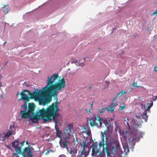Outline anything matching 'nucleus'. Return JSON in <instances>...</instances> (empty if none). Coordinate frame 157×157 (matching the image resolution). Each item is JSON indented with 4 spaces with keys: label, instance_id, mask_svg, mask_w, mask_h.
<instances>
[{
    "label": "nucleus",
    "instance_id": "nucleus-30",
    "mask_svg": "<svg viewBox=\"0 0 157 157\" xmlns=\"http://www.w3.org/2000/svg\"><path fill=\"white\" fill-rule=\"evenodd\" d=\"M59 157H66V156L64 155H61L59 156Z\"/></svg>",
    "mask_w": 157,
    "mask_h": 157
},
{
    "label": "nucleus",
    "instance_id": "nucleus-39",
    "mask_svg": "<svg viewBox=\"0 0 157 157\" xmlns=\"http://www.w3.org/2000/svg\"><path fill=\"white\" fill-rule=\"evenodd\" d=\"M90 109H89V112H90V113H91V112H90Z\"/></svg>",
    "mask_w": 157,
    "mask_h": 157
},
{
    "label": "nucleus",
    "instance_id": "nucleus-41",
    "mask_svg": "<svg viewBox=\"0 0 157 157\" xmlns=\"http://www.w3.org/2000/svg\"><path fill=\"white\" fill-rule=\"evenodd\" d=\"M11 127H12V126H11V125H10V129H11Z\"/></svg>",
    "mask_w": 157,
    "mask_h": 157
},
{
    "label": "nucleus",
    "instance_id": "nucleus-38",
    "mask_svg": "<svg viewBox=\"0 0 157 157\" xmlns=\"http://www.w3.org/2000/svg\"><path fill=\"white\" fill-rule=\"evenodd\" d=\"M124 93V92H122L121 95H123V94Z\"/></svg>",
    "mask_w": 157,
    "mask_h": 157
},
{
    "label": "nucleus",
    "instance_id": "nucleus-22",
    "mask_svg": "<svg viewBox=\"0 0 157 157\" xmlns=\"http://www.w3.org/2000/svg\"><path fill=\"white\" fill-rule=\"evenodd\" d=\"M141 125H140L139 124L135 123L133 124V126L134 129H137L138 128H140Z\"/></svg>",
    "mask_w": 157,
    "mask_h": 157
},
{
    "label": "nucleus",
    "instance_id": "nucleus-14",
    "mask_svg": "<svg viewBox=\"0 0 157 157\" xmlns=\"http://www.w3.org/2000/svg\"><path fill=\"white\" fill-rule=\"evenodd\" d=\"M68 152L72 155H74L77 153V150L76 148H70L67 149Z\"/></svg>",
    "mask_w": 157,
    "mask_h": 157
},
{
    "label": "nucleus",
    "instance_id": "nucleus-11",
    "mask_svg": "<svg viewBox=\"0 0 157 157\" xmlns=\"http://www.w3.org/2000/svg\"><path fill=\"white\" fill-rule=\"evenodd\" d=\"M106 109L108 112H112L113 111L114 108H113V104L109 106H107L106 107L103 108L99 111V112L101 113H103L104 111Z\"/></svg>",
    "mask_w": 157,
    "mask_h": 157
},
{
    "label": "nucleus",
    "instance_id": "nucleus-31",
    "mask_svg": "<svg viewBox=\"0 0 157 157\" xmlns=\"http://www.w3.org/2000/svg\"><path fill=\"white\" fill-rule=\"evenodd\" d=\"M154 68V71H157V67H155Z\"/></svg>",
    "mask_w": 157,
    "mask_h": 157
},
{
    "label": "nucleus",
    "instance_id": "nucleus-28",
    "mask_svg": "<svg viewBox=\"0 0 157 157\" xmlns=\"http://www.w3.org/2000/svg\"><path fill=\"white\" fill-rule=\"evenodd\" d=\"M113 104V108L114 106H117L118 105V103L117 102H116L115 103H112L111 105Z\"/></svg>",
    "mask_w": 157,
    "mask_h": 157
},
{
    "label": "nucleus",
    "instance_id": "nucleus-1",
    "mask_svg": "<svg viewBox=\"0 0 157 157\" xmlns=\"http://www.w3.org/2000/svg\"><path fill=\"white\" fill-rule=\"evenodd\" d=\"M58 77L57 74L48 77L47 85L42 90L36 89L33 93H31L29 90H24L20 93L21 97L19 100L22 99L24 102H28L30 99H33L43 105L48 104L52 100L51 98H47L50 95L56 97L58 94L57 91L61 90L66 86L65 81L64 78L55 82V80Z\"/></svg>",
    "mask_w": 157,
    "mask_h": 157
},
{
    "label": "nucleus",
    "instance_id": "nucleus-18",
    "mask_svg": "<svg viewBox=\"0 0 157 157\" xmlns=\"http://www.w3.org/2000/svg\"><path fill=\"white\" fill-rule=\"evenodd\" d=\"M4 6L3 7V12L6 13H7L9 11V10L8 6L6 5H3Z\"/></svg>",
    "mask_w": 157,
    "mask_h": 157
},
{
    "label": "nucleus",
    "instance_id": "nucleus-24",
    "mask_svg": "<svg viewBox=\"0 0 157 157\" xmlns=\"http://www.w3.org/2000/svg\"><path fill=\"white\" fill-rule=\"evenodd\" d=\"M25 142V141H24L21 142L20 143L19 142V145H18V146L19 147H21L23 146L24 145Z\"/></svg>",
    "mask_w": 157,
    "mask_h": 157
},
{
    "label": "nucleus",
    "instance_id": "nucleus-12",
    "mask_svg": "<svg viewBox=\"0 0 157 157\" xmlns=\"http://www.w3.org/2000/svg\"><path fill=\"white\" fill-rule=\"evenodd\" d=\"M102 121L105 126L107 127V130L109 131L110 128L111 127V124L110 123L109 121L106 118L103 120Z\"/></svg>",
    "mask_w": 157,
    "mask_h": 157
},
{
    "label": "nucleus",
    "instance_id": "nucleus-21",
    "mask_svg": "<svg viewBox=\"0 0 157 157\" xmlns=\"http://www.w3.org/2000/svg\"><path fill=\"white\" fill-rule=\"evenodd\" d=\"M83 129L86 131L87 134L89 135L90 133V131L89 129V128H86V127L83 126Z\"/></svg>",
    "mask_w": 157,
    "mask_h": 157
},
{
    "label": "nucleus",
    "instance_id": "nucleus-34",
    "mask_svg": "<svg viewBox=\"0 0 157 157\" xmlns=\"http://www.w3.org/2000/svg\"><path fill=\"white\" fill-rule=\"evenodd\" d=\"M136 117L137 118H140L141 117V116H136Z\"/></svg>",
    "mask_w": 157,
    "mask_h": 157
},
{
    "label": "nucleus",
    "instance_id": "nucleus-32",
    "mask_svg": "<svg viewBox=\"0 0 157 157\" xmlns=\"http://www.w3.org/2000/svg\"><path fill=\"white\" fill-rule=\"evenodd\" d=\"M127 126L129 128H130V125H129V124L128 123V122H127Z\"/></svg>",
    "mask_w": 157,
    "mask_h": 157
},
{
    "label": "nucleus",
    "instance_id": "nucleus-2",
    "mask_svg": "<svg viewBox=\"0 0 157 157\" xmlns=\"http://www.w3.org/2000/svg\"><path fill=\"white\" fill-rule=\"evenodd\" d=\"M56 99L55 102L46 109L43 108L42 109L37 111L36 113H34L36 107L35 104L33 103H29L27 109L28 112L31 116L30 120L38 121L41 119L45 122H46L53 119L55 123H57L59 120H56V118L59 115L58 113L59 109L58 106V98H56Z\"/></svg>",
    "mask_w": 157,
    "mask_h": 157
},
{
    "label": "nucleus",
    "instance_id": "nucleus-25",
    "mask_svg": "<svg viewBox=\"0 0 157 157\" xmlns=\"http://www.w3.org/2000/svg\"><path fill=\"white\" fill-rule=\"evenodd\" d=\"M17 154V153H13L12 154V156L13 157L15 156L16 157H19Z\"/></svg>",
    "mask_w": 157,
    "mask_h": 157
},
{
    "label": "nucleus",
    "instance_id": "nucleus-33",
    "mask_svg": "<svg viewBox=\"0 0 157 157\" xmlns=\"http://www.w3.org/2000/svg\"><path fill=\"white\" fill-rule=\"evenodd\" d=\"M117 98V96H116V97H114L113 99V101H114V100H115Z\"/></svg>",
    "mask_w": 157,
    "mask_h": 157
},
{
    "label": "nucleus",
    "instance_id": "nucleus-10",
    "mask_svg": "<svg viewBox=\"0 0 157 157\" xmlns=\"http://www.w3.org/2000/svg\"><path fill=\"white\" fill-rule=\"evenodd\" d=\"M143 134L144 133L141 132H136V135L134 136L132 140L136 141H138L140 138L143 137Z\"/></svg>",
    "mask_w": 157,
    "mask_h": 157
},
{
    "label": "nucleus",
    "instance_id": "nucleus-17",
    "mask_svg": "<svg viewBox=\"0 0 157 157\" xmlns=\"http://www.w3.org/2000/svg\"><path fill=\"white\" fill-rule=\"evenodd\" d=\"M60 145L63 147H67V143L65 140H64L60 142Z\"/></svg>",
    "mask_w": 157,
    "mask_h": 157
},
{
    "label": "nucleus",
    "instance_id": "nucleus-23",
    "mask_svg": "<svg viewBox=\"0 0 157 157\" xmlns=\"http://www.w3.org/2000/svg\"><path fill=\"white\" fill-rule=\"evenodd\" d=\"M137 84L136 82H134L132 84V85L134 87H136L137 88H139L141 87L139 86H137Z\"/></svg>",
    "mask_w": 157,
    "mask_h": 157
},
{
    "label": "nucleus",
    "instance_id": "nucleus-40",
    "mask_svg": "<svg viewBox=\"0 0 157 157\" xmlns=\"http://www.w3.org/2000/svg\"><path fill=\"white\" fill-rule=\"evenodd\" d=\"M91 88H92V87H89V89H91Z\"/></svg>",
    "mask_w": 157,
    "mask_h": 157
},
{
    "label": "nucleus",
    "instance_id": "nucleus-20",
    "mask_svg": "<svg viewBox=\"0 0 157 157\" xmlns=\"http://www.w3.org/2000/svg\"><path fill=\"white\" fill-rule=\"evenodd\" d=\"M27 102H25L22 105L21 107L25 109H27L28 108V106L27 105Z\"/></svg>",
    "mask_w": 157,
    "mask_h": 157
},
{
    "label": "nucleus",
    "instance_id": "nucleus-27",
    "mask_svg": "<svg viewBox=\"0 0 157 157\" xmlns=\"http://www.w3.org/2000/svg\"><path fill=\"white\" fill-rule=\"evenodd\" d=\"M52 151L51 150H48L45 153V154L46 155H48L50 152H52Z\"/></svg>",
    "mask_w": 157,
    "mask_h": 157
},
{
    "label": "nucleus",
    "instance_id": "nucleus-6",
    "mask_svg": "<svg viewBox=\"0 0 157 157\" xmlns=\"http://www.w3.org/2000/svg\"><path fill=\"white\" fill-rule=\"evenodd\" d=\"M91 155L94 157H105V155L103 151H99L98 148V146L96 144H93Z\"/></svg>",
    "mask_w": 157,
    "mask_h": 157
},
{
    "label": "nucleus",
    "instance_id": "nucleus-15",
    "mask_svg": "<svg viewBox=\"0 0 157 157\" xmlns=\"http://www.w3.org/2000/svg\"><path fill=\"white\" fill-rule=\"evenodd\" d=\"M115 145L112 148L113 151H115L119 148V144L118 141H116L114 142Z\"/></svg>",
    "mask_w": 157,
    "mask_h": 157
},
{
    "label": "nucleus",
    "instance_id": "nucleus-36",
    "mask_svg": "<svg viewBox=\"0 0 157 157\" xmlns=\"http://www.w3.org/2000/svg\"><path fill=\"white\" fill-rule=\"evenodd\" d=\"M20 94L19 92H17V96L18 95H20Z\"/></svg>",
    "mask_w": 157,
    "mask_h": 157
},
{
    "label": "nucleus",
    "instance_id": "nucleus-3",
    "mask_svg": "<svg viewBox=\"0 0 157 157\" xmlns=\"http://www.w3.org/2000/svg\"><path fill=\"white\" fill-rule=\"evenodd\" d=\"M12 147L15 149V151L18 154H21L23 157H32L33 155L31 149L29 147L24 148L23 151H21L20 147L18 146L19 141L18 139L12 142L11 143Z\"/></svg>",
    "mask_w": 157,
    "mask_h": 157
},
{
    "label": "nucleus",
    "instance_id": "nucleus-8",
    "mask_svg": "<svg viewBox=\"0 0 157 157\" xmlns=\"http://www.w3.org/2000/svg\"><path fill=\"white\" fill-rule=\"evenodd\" d=\"M153 102L152 101H151L149 102H148L147 103V105H148L146 109V110L143 113V114L141 115V118L144 119L145 122H147V120L148 117L147 115V110H149L153 106Z\"/></svg>",
    "mask_w": 157,
    "mask_h": 157
},
{
    "label": "nucleus",
    "instance_id": "nucleus-13",
    "mask_svg": "<svg viewBox=\"0 0 157 157\" xmlns=\"http://www.w3.org/2000/svg\"><path fill=\"white\" fill-rule=\"evenodd\" d=\"M71 63H75L77 66H83L84 65V63L83 62L81 63L80 61L78 62V61L76 59L71 60Z\"/></svg>",
    "mask_w": 157,
    "mask_h": 157
},
{
    "label": "nucleus",
    "instance_id": "nucleus-16",
    "mask_svg": "<svg viewBox=\"0 0 157 157\" xmlns=\"http://www.w3.org/2000/svg\"><path fill=\"white\" fill-rule=\"evenodd\" d=\"M55 128L56 132V134L57 136L59 137H60L61 136V133L60 132L59 128L56 127V125L55 126Z\"/></svg>",
    "mask_w": 157,
    "mask_h": 157
},
{
    "label": "nucleus",
    "instance_id": "nucleus-19",
    "mask_svg": "<svg viewBox=\"0 0 157 157\" xmlns=\"http://www.w3.org/2000/svg\"><path fill=\"white\" fill-rule=\"evenodd\" d=\"M12 134V131L6 132V133H3L2 135H4V137H8Z\"/></svg>",
    "mask_w": 157,
    "mask_h": 157
},
{
    "label": "nucleus",
    "instance_id": "nucleus-29",
    "mask_svg": "<svg viewBox=\"0 0 157 157\" xmlns=\"http://www.w3.org/2000/svg\"><path fill=\"white\" fill-rule=\"evenodd\" d=\"M120 107L121 108V109L122 110L125 107V105H124V106H121Z\"/></svg>",
    "mask_w": 157,
    "mask_h": 157
},
{
    "label": "nucleus",
    "instance_id": "nucleus-4",
    "mask_svg": "<svg viewBox=\"0 0 157 157\" xmlns=\"http://www.w3.org/2000/svg\"><path fill=\"white\" fill-rule=\"evenodd\" d=\"M106 131V130H105L104 132H101V134L102 135V141L100 142L99 144V145L100 147H102L103 148V151L105 150L106 153L107 154L108 157H109L111 152V150L109 148V147L106 146L105 147V143H107L105 141L104 137L106 136L105 138L107 139V137L106 136V134L105 132Z\"/></svg>",
    "mask_w": 157,
    "mask_h": 157
},
{
    "label": "nucleus",
    "instance_id": "nucleus-7",
    "mask_svg": "<svg viewBox=\"0 0 157 157\" xmlns=\"http://www.w3.org/2000/svg\"><path fill=\"white\" fill-rule=\"evenodd\" d=\"M74 131L73 125L72 124H69L67 125L66 128L64 130V132L67 136L66 138H69L70 136Z\"/></svg>",
    "mask_w": 157,
    "mask_h": 157
},
{
    "label": "nucleus",
    "instance_id": "nucleus-26",
    "mask_svg": "<svg viewBox=\"0 0 157 157\" xmlns=\"http://www.w3.org/2000/svg\"><path fill=\"white\" fill-rule=\"evenodd\" d=\"M3 136L4 135H2V134H1L0 137L2 138V139L1 138V140H2V141H4L5 140L4 138H5L6 137H4Z\"/></svg>",
    "mask_w": 157,
    "mask_h": 157
},
{
    "label": "nucleus",
    "instance_id": "nucleus-5",
    "mask_svg": "<svg viewBox=\"0 0 157 157\" xmlns=\"http://www.w3.org/2000/svg\"><path fill=\"white\" fill-rule=\"evenodd\" d=\"M102 120L99 116H95L89 119L90 125L92 127L97 126L100 128L101 126Z\"/></svg>",
    "mask_w": 157,
    "mask_h": 157
},
{
    "label": "nucleus",
    "instance_id": "nucleus-35",
    "mask_svg": "<svg viewBox=\"0 0 157 157\" xmlns=\"http://www.w3.org/2000/svg\"><path fill=\"white\" fill-rule=\"evenodd\" d=\"M90 105L91 106H92V105H93V102H90Z\"/></svg>",
    "mask_w": 157,
    "mask_h": 157
},
{
    "label": "nucleus",
    "instance_id": "nucleus-42",
    "mask_svg": "<svg viewBox=\"0 0 157 157\" xmlns=\"http://www.w3.org/2000/svg\"><path fill=\"white\" fill-rule=\"evenodd\" d=\"M127 119V120H128V119Z\"/></svg>",
    "mask_w": 157,
    "mask_h": 157
},
{
    "label": "nucleus",
    "instance_id": "nucleus-9",
    "mask_svg": "<svg viewBox=\"0 0 157 157\" xmlns=\"http://www.w3.org/2000/svg\"><path fill=\"white\" fill-rule=\"evenodd\" d=\"M20 113L22 118L26 119L28 118H29V120H30V118L31 117V116L28 111H27L26 110H21L20 111Z\"/></svg>",
    "mask_w": 157,
    "mask_h": 157
},
{
    "label": "nucleus",
    "instance_id": "nucleus-37",
    "mask_svg": "<svg viewBox=\"0 0 157 157\" xmlns=\"http://www.w3.org/2000/svg\"><path fill=\"white\" fill-rule=\"evenodd\" d=\"M6 147H7L8 148V149H10V147L9 146H6Z\"/></svg>",
    "mask_w": 157,
    "mask_h": 157
}]
</instances>
